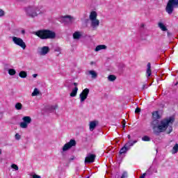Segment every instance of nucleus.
<instances>
[{
	"mask_svg": "<svg viewBox=\"0 0 178 178\" xmlns=\"http://www.w3.org/2000/svg\"><path fill=\"white\" fill-rule=\"evenodd\" d=\"M174 122L175 118L173 117L164 119L161 122V125L158 126V129L160 130V132L162 133L163 131H166V129L168 127V130H167V134H170L172 131H173V127H172V124H173Z\"/></svg>",
	"mask_w": 178,
	"mask_h": 178,
	"instance_id": "1",
	"label": "nucleus"
},
{
	"mask_svg": "<svg viewBox=\"0 0 178 178\" xmlns=\"http://www.w3.org/2000/svg\"><path fill=\"white\" fill-rule=\"evenodd\" d=\"M26 16L29 17H37L38 15L45 13V10H42V6H29L24 8Z\"/></svg>",
	"mask_w": 178,
	"mask_h": 178,
	"instance_id": "2",
	"label": "nucleus"
},
{
	"mask_svg": "<svg viewBox=\"0 0 178 178\" xmlns=\"http://www.w3.org/2000/svg\"><path fill=\"white\" fill-rule=\"evenodd\" d=\"M35 35L40 40H54L56 37V33L51 30H39L35 33Z\"/></svg>",
	"mask_w": 178,
	"mask_h": 178,
	"instance_id": "3",
	"label": "nucleus"
},
{
	"mask_svg": "<svg viewBox=\"0 0 178 178\" xmlns=\"http://www.w3.org/2000/svg\"><path fill=\"white\" fill-rule=\"evenodd\" d=\"M176 6H178V0H169L165 7V11L168 15H172Z\"/></svg>",
	"mask_w": 178,
	"mask_h": 178,
	"instance_id": "4",
	"label": "nucleus"
},
{
	"mask_svg": "<svg viewBox=\"0 0 178 178\" xmlns=\"http://www.w3.org/2000/svg\"><path fill=\"white\" fill-rule=\"evenodd\" d=\"M13 42L15 44V45H17L18 47H20L22 49H26L27 48V45H26V42L22 39V38H17L16 36L13 37Z\"/></svg>",
	"mask_w": 178,
	"mask_h": 178,
	"instance_id": "5",
	"label": "nucleus"
},
{
	"mask_svg": "<svg viewBox=\"0 0 178 178\" xmlns=\"http://www.w3.org/2000/svg\"><path fill=\"white\" fill-rule=\"evenodd\" d=\"M22 122H20L19 126L22 129H27L29 124L31 123V117L30 116H24L22 118Z\"/></svg>",
	"mask_w": 178,
	"mask_h": 178,
	"instance_id": "6",
	"label": "nucleus"
},
{
	"mask_svg": "<svg viewBox=\"0 0 178 178\" xmlns=\"http://www.w3.org/2000/svg\"><path fill=\"white\" fill-rule=\"evenodd\" d=\"M89 94H90V89L87 88L83 89L79 95L80 102H84L86 99H87V97H88Z\"/></svg>",
	"mask_w": 178,
	"mask_h": 178,
	"instance_id": "7",
	"label": "nucleus"
},
{
	"mask_svg": "<svg viewBox=\"0 0 178 178\" xmlns=\"http://www.w3.org/2000/svg\"><path fill=\"white\" fill-rule=\"evenodd\" d=\"M72 147H76V140L71 139L70 142L65 143L63 147V151H67V149H70Z\"/></svg>",
	"mask_w": 178,
	"mask_h": 178,
	"instance_id": "8",
	"label": "nucleus"
},
{
	"mask_svg": "<svg viewBox=\"0 0 178 178\" xmlns=\"http://www.w3.org/2000/svg\"><path fill=\"white\" fill-rule=\"evenodd\" d=\"M95 158H97V155L94 154H88L87 156L85 158V163H93L95 162Z\"/></svg>",
	"mask_w": 178,
	"mask_h": 178,
	"instance_id": "9",
	"label": "nucleus"
},
{
	"mask_svg": "<svg viewBox=\"0 0 178 178\" xmlns=\"http://www.w3.org/2000/svg\"><path fill=\"white\" fill-rule=\"evenodd\" d=\"M73 17L71 15H65L63 17V22H64L65 24L73 23Z\"/></svg>",
	"mask_w": 178,
	"mask_h": 178,
	"instance_id": "10",
	"label": "nucleus"
},
{
	"mask_svg": "<svg viewBox=\"0 0 178 178\" xmlns=\"http://www.w3.org/2000/svg\"><path fill=\"white\" fill-rule=\"evenodd\" d=\"M49 52V47L48 46H44L41 48V51H39L40 55L44 56Z\"/></svg>",
	"mask_w": 178,
	"mask_h": 178,
	"instance_id": "11",
	"label": "nucleus"
},
{
	"mask_svg": "<svg viewBox=\"0 0 178 178\" xmlns=\"http://www.w3.org/2000/svg\"><path fill=\"white\" fill-rule=\"evenodd\" d=\"M91 21V26L93 29H95V27H98L99 26V20L97 18L95 19H92Z\"/></svg>",
	"mask_w": 178,
	"mask_h": 178,
	"instance_id": "12",
	"label": "nucleus"
},
{
	"mask_svg": "<svg viewBox=\"0 0 178 178\" xmlns=\"http://www.w3.org/2000/svg\"><path fill=\"white\" fill-rule=\"evenodd\" d=\"M97 124H98V121H92L90 122L89 129L90 131H92L97 127Z\"/></svg>",
	"mask_w": 178,
	"mask_h": 178,
	"instance_id": "13",
	"label": "nucleus"
},
{
	"mask_svg": "<svg viewBox=\"0 0 178 178\" xmlns=\"http://www.w3.org/2000/svg\"><path fill=\"white\" fill-rule=\"evenodd\" d=\"M147 68L146 71V74L147 75V77H151V74H152V70H151V63H147Z\"/></svg>",
	"mask_w": 178,
	"mask_h": 178,
	"instance_id": "14",
	"label": "nucleus"
},
{
	"mask_svg": "<svg viewBox=\"0 0 178 178\" xmlns=\"http://www.w3.org/2000/svg\"><path fill=\"white\" fill-rule=\"evenodd\" d=\"M136 143H137V140H134L133 142H131V140H129L124 145L127 149H130V148L133 147L134 144H136Z\"/></svg>",
	"mask_w": 178,
	"mask_h": 178,
	"instance_id": "15",
	"label": "nucleus"
},
{
	"mask_svg": "<svg viewBox=\"0 0 178 178\" xmlns=\"http://www.w3.org/2000/svg\"><path fill=\"white\" fill-rule=\"evenodd\" d=\"M97 16H98L97 12L92 11L89 15V19L90 20H95V19H97Z\"/></svg>",
	"mask_w": 178,
	"mask_h": 178,
	"instance_id": "16",
	"label": "nucleus"
},
{
	"mask_svg": "<svg viewBox=\"0 0 178 178\" xmlns=\"http://www.w3.org/2000/svg\"><path fill=\"white\" fill-rule=\"evenodd\" d=\"M72 35L74 40H80V38H81V33L79 31L74 32Z\"/></svg>",
	"mask_w": 178,
	"mask_h": 178,
	"instance_id": "17",
	"label": "nucleus"
},
{
	"mask_svg": "<svg viewBox=\"0 0 178 178\" xmlns=\"http://www.w3.org/2000/svg\"><path fill=\"white\" fill-rule=\"evenodd\" d=\"M77 91H79L78 87H75L74 89H72L71 93L70 94V97H76L77 95Z\"/></svg>",
	"mask_w": 178,
	"mask_h": 178,
	"instance_id": "18",
	"label": "nucleus"
},
{
	"mask_svg": "<svg viewBox=\"0 0 178 178\" xmlns=\"http://www.w3.org/2000/svg\"><path fill=\"white\" fill-rule=\"evenodd\" d=\"M101 49H106V45L105 44H100L96 47L95 51L98 52V51H101Z\"/></svg>",
	"mask_w": 178,
	"mask_h": 178,
	"instance_id": "19",
	"label": "nucleus"
},
{
	"mask_svg": "<svg viewBox=\"0 0 178 178\" xmlns=\"http://www.w3.org/2000/svg\"><path fill=\"white\" fill-rule=\"evenodd\" d=\"M128 151H129V149L124 145V147H122L120 149L119 154H120V155H122V154H126V152H127Z\"/></svg>",
	"mask_w": 178,
	"mask_h": 178,
	"instance_id": "20",
	"label": "nucleus"
},
{
	"mask_svg": "<svg viewBox=\"0 0 178 178\" xmlns=\"http://www.w3.org/2000/svg\"><path fill=\"white\" fill-rule=\"evenodd\" d=\"M158 26L159 29L162 30V31H168V28H166V26H165V24H163V23L159 22Z\"/></svg>",
	"mask_w": 178,
	"mask_h": 178,
	"instance_id": "21",
	"label": "nucleus"
},
{
	"mask_svg": "<svg viewBox=\"0 0 178 178\" xmlns=\"http://www.w3.org/2000/svg\"><path fill=\"white\" fill-rule=\"evenodd\" d=\"M89 74L92 76V79H97V77H98V74H97V72L94 70H90Z\"/></svg>",
	"mask_w": 178,
	"mask_h": 178,
	"instance_id": "22",
	"label": "nucleus"
},
{
	"mask_svg": "<svg viewBox=\"0 0 178 178\" xmlns=\"http://www.w3.org/2000/svg\"><path fill=\"white\" fill-rule=\"evenodd\" d=\"M19 76L21 79H26L27 77V72L26 71H21L19 73Z\"/></svg>",
	"mask_w": 178,
	"mask_h": 178,
	"instance_id": "23",
	"label": "nucleus"
},
{
	"mask_svg": "<svg viewBox=\"0 0 178 178\" xmlns=\"http://www.w3.org/2000/svg\"><path fill=\"white\" fill-rule=\"evenodd\" d=\"M23 108V104H22V103H17L15 104V109H17V111H22V108Z\"/></svg>",
	"mask_w": 178,
	"mask_h": 178,
	"instance_id": "24",
	"label": "nucleus"
},
{
	"mask_svg": "<svg viewBox=\"0 0 178 178\" xmlns=\"http://www.w3.org/2000/svg\"><path fill=\"white\" fill-rule=\"evenodd\" d=\"M40 94V91L38 90V88H35L33 92L31 94L32 97H37Z\"/></svg>",
	"mask_w": 178,
	"mask_h": 178,
	"instance_id": "25",
	"label": "nucleus"
},
{
	"mask_svg": "<svg viewBox=\"0 0 178 178\" xmlns=\"http://www.w3.org/2000/svg\"><path fill=\"white\" fill-rule=\"evenodd\" d=\"M172 154H177L178 152V144L176 143L172 148Z\"/></svg>",
	"mask_w": 178,
	"mask_h": 178,
	"instance_id": "26",
	"label": "nucleus"
},
{
	"mask_svg": "<svg viewBox=\"0 0 178 178\" xmlns=\"http://www.w3.org/2000/svg\"><path fill=\"white\" fill-rule=\"evenodd\" d=\"M108 79L109 81H115V80H116V76L111 74L108 76Z\"/></svg>",
	"mask_w": 178,
	"mask_h": 178,
	"instance_id": "27",
	"label": "nucleus"
},
{
	"mask_svg": "<svg viewBox=\"0 0 178 178\" xmlns=\"http://www.w3.org/2000/svg\"><path fill=\"white\" fill-rule=\"evenodd\" d=\"M152 116H154L156 119H160L161 118V115H159V113H158V111H154L152 113Z\"/></svg>",
	"mask_w": 178,
	"mask_h": 178,
	"instance_id": "28",
	"label": "nucleus"
},
{
	"mask_svg": "<svg viewBox=\"0 0 178 178\" xmlns=\"http://www.w3.org/2000/svg\"><path fill=\"white\" fill-rule=\"evenodd\" d=\"M8 74L10 76H15V74H16V70L15 69H10L8 70Z\"/></svg>",
	"mask_w": 178,
	"mask_h": 178,
	"instance_id": "29",
	"label": "nucleus"
},
{
	"mask_svg": "<svg viewBox=\"0 0 178 178\" xmlns=\"http://www.w3.org/2000/svg\"><path fill=\"white\" fill-rule=\"evenodd\" d=\"M143 141H151V138L148 136H145L142 138Z\"/></svg>",
	"mask_w": 178,
	"mask_h": 178,
	"instance_id": "30",
	"label": "nucleus"
},
{
	"mask_svg": "<svg viewBox=\"0 0 178 178\" xmlns=\"http://www.w3.org/2000/svg\"><path fill=\"white\" fill-rule=\"evenodd\" d=\"M11 168L12 169H15V170H19V166L16 164H12Z\"/></svg>",
	"mask_w": 178,
	"mask_h": 178,
	"instance_id": "31",
	"label": "nucleus"
},
{
	"mask_svg": "<svg viewBox=\"0 0 178 178\" xmlns=\"http://www.w3.org/2000/svg\"><path fill=\"white\" fill-rule=\"evenodd\" d=\"M127 177H128L127 172L126 171L123 172L121 176V178H127Z\"/></svg>",
	"mask_w": 178,
	"mask_h": 178,
	"instance_id": "32",
	"label": "nucleus"
},
{
	"mask_svg": "<svg viewBox=\"0 0 178 178\" xmlns=\"http://www.w3.org/2000/svg\"><path fill=\"white\" fill-rule=\"evenodd\" d=\"M141 112V108L137 107L135 110V113H140Z\"/></svg>",
	"mask_w": 178,
	"mask_h": 178,
	"instance_id": "33",
	"label": "nucleus"
},
{
	"mask_svg": "<svg viewBox=\"0 0 178 178\" xmlns=\"http://www.w3.org/2000/svg\"><path fill=\"white\" fill-rule=\"evenodd\" d=\"M15 138H16V140H20V138H22V136H20V135L19 134H16Z\"/></svg>",
	"mask_w": 178,
	"mask_h": 178,
	"instance_id": "34",
	"label": "nucleus"
},
{
	"mask_svg": "<svg viewBox=\"0 0 178 178\" xmlns=\"http://www.w3.org/2000/svg\"><path fill=\"white\" fill-rule=\"evenodd\" d=\"M122 123V128L124 129V127H126V120H123Z\"/></svg>",
	"mask_w": 178,
	"mask_h": 178,
	"instance_id": "35",
	"label": "nucleus"
},
{
	"mask_svg": "<svg viewBox=\"0 0 178 178\" xmlns=\"http://www.w3.org/2000/svg\"><path fill=\"white\" fill-rule=\"evenodd\" d=\"M4 15H5V12L3 10L0 9V17L3 16Z\"/></svg>",
	"mask_w": 178,
	"mask_h": 178,
	"instance_id": "36",
	"label": "nucleus"
},
{
	"mask_svg": "<svg viewBox=\"0 0 178 178\" xmlns=\"http://www.w3.org/2000/svg\"><path fill=\"white\" fill-rule=\"evenodd\" d=\"M33 178H41V176L35 174L33 175Z\"/></svg>",
	"mask_w": 178,
	"mask_h": 178,
	"instance_id": "37",
	"label": "nucleus"
},
{
	"mask_svg": "<svg viewBox=\"0 0 178 178\" xmlns=\"http://www.w3.org/2000/svg\"><path fill=\"white\" fill-rule=\"evenodd\" d=\"M146 173H143L140 177V178H145V176H146Z\"/></svg>",
	"mask_w": 178,
	"mask_h": 178,
	"instance_id": "38",
	"label": "nucleus"
},
{
	"mask_svg": "<svg viewBox=\"0 0 178 178\" xmlns=\"http://www.w3.org/2000/svg\"><path fill=\"white\" fill-rule=\"evenodd\" d=\"M32 76H33V77L34 79H35V77H37V76H38V74H33Z\"/></svg>",
	"mask_w": 178,
	"mask_h": 178,
	"instance_id": "39",
	"label": "nucleus"
},
{
	"mask_svg": "<svg viewBox=\"0 0 178 178\" xmlns=\"http://www.w3.org/2000/svg\"><path fill=\"white\" fill-rule=\"evenodd\" d=\"M73 84L75 87H77L79 86V83H77L76 82H74Z\"/></svg>",
	"mask_w": 178,
	"mask_h": 178,
	"instance_id": "40",
	"label": "nucleus"
},
{
	"mask_svg": "<svg viewBox=\"0 0 178 178\" xmlns=\"http://www.w3.org/2000/svg\"><path fill=\"white\" fill-rule=\"evenodd\" d=\"M127 138H128L129 140H131V136L130 135H128V136H127Z\"/></svg>",
	"mask_w": 178,
	"mask_h": 178,
	"instance_id": "41",
	"label": "nucleus"
},
{
	"mask_svg": "<svg viewBox=\"0 0 178 178\" xmlns=\"http://www.w3.org/2000/svg\"><path fill=\"white\" fill-rule=\"evenodd\" d=\"M57 108H58V106H55L53 107V109H57Z\"/></svg>",
	"mask_w": 178,
	"mask_h": 178,
	"instance_id": "42",
	"label": "nucleus"
},
{
	"mask_svg": "<svg viewBox=\"0 0 178 178\" xmlns=\"http://www.w3.org/2000/svg\"><path fill=\"white\" fill-rule=\"evenodd\" d=\"M142 88H143V90H145V85H143Z\"/></svg>",
	"mask_w": 178,
	"mask_h": 178,
	"instance_id": "43",
	"label": "nucleus"
},
{
	"mask_svg": "<svg viewBox=\"0 0 178 178\" xmlns=\"http://www.w3.org/2000/svg\"><path fill=\"white\" fill-rule=\"evenodd\" d=\"M167 34H168V37H169V35H171V34L169 32H168Z\"/></svg>",
	"mask_w": 178,
	"mask_h": 178,
	"instance_id": "44",
	"label": "nucleus"
},
{
	"mask_svg": "<svg viewBox=\"0 0 178 178\" xmlns=\"http://www.w3.org/2000/svg\"><path fill=\"white\" fill-rule=\"evenodd\" d=\"M2 154V150H1V149H0V155H1Z\"/></svg>",
	"mask_w": 178,
	"mask_h": 178,
	"instance_id": "45",
	"label": "nucleus"
},
{
	"mask_svg": "<svg viewBox=\"0 0 178 178\" xmlns=\"http://www.w3.org/2000/svg\"><path fill=\"white\" fill-rule=\"evenodd\" d=\"M73 159H74V157L71 158L70 161H73Z\"/></svg>",
	"mask_w": 178,
	"mask_h": 178,
	"instance_id": "46",
	"label": "nucleus"
},
{
	"mask_svg": "<svg viewBox=\"0 0 178 178\" xmlns=\"http://www.w3.org/2000/svg\"><path fill=\"white\" fill-rule=\"evenodd\" d=\"M141 27H144V24H141Z\"/></svg>",
	"mask_w": 178,
	"mask_h": 178,
	"instance_id": "47",
	"label": "nucleus"
},
{
	"mask_svg": "<svg viewBox=\"0 0 178 178\" xmlns=\"http://www.w3.org/2000/svg\"><path fill=\"white\" fill-rule=\"evenodd\" d=\"M175 86H177V83H175Z\"/></svg>",
	"mask_w": 178,
	"mask_h": 178,
	"instance_id": "48",
	"label": "nucleus"
},
{
	"mask_svg": "<svg viewBox=\"0 0 178 178\" xmlns=\"http://www.w3.org/2000/svg\"><path fill=\"white\" fill-rule=\"evenodd\" d=\"M22 33H24V31H22Z\"/></svg>",
	"mask_w": 178,
	"mask_h": 178,
	"instance_id": "49",
	"label": "nucleus"
},
{
	"mask_svg": "<svg viewBox=\"0 0 178 178\" xmlns=\"http://www.w3.org/2000/svg\"><path fill=\"white\" fill-rule=\"evenodd\" d=\"M87 178H90V177H88Z\"/></svg>",
	"mask_w": 178,
	"mask_h": 178,
	"instance_id": "50",
	"label": "nucleus"
}]
</instances>
